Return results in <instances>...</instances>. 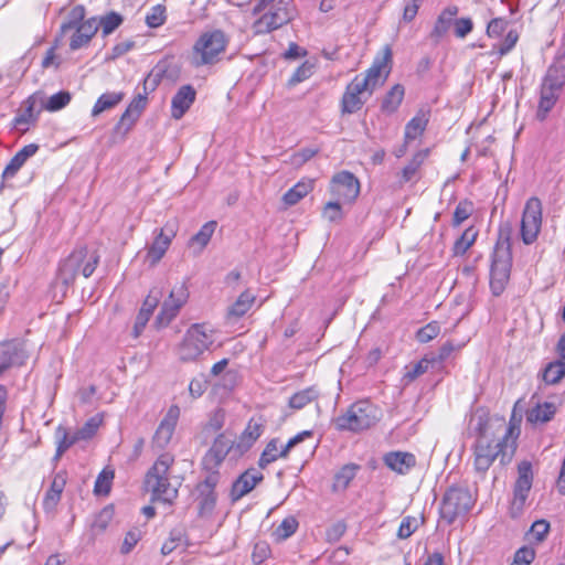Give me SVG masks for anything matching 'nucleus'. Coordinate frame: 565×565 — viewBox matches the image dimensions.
Instances as JSON below:
<instances>
[{
	"instance_id": "nucleus-1",
	"label": "nucleus",
	"mask_w": 565,
	"mask_h": 565,
	"mask_svg": "<svg viewBox=\"0 0 565 565\" xmlns=\"http://www.w3.org/2000/svg\"><path fill=\"white\" fill-rule=\"evenodd\" d=\"M392 51L388 46L383 49V55L375 57L372 66L355 76L347 86L341 100V110L344 114H353L362 108L374 89L382 85L390 74Z\"/></svg>"
},
{
	"instance_id": "nucleus-2",
	"label": "nucleus",
	"mask_w": 565,
	"mask_h": 565,
	"mask_svg": "<svg viewBox=\"0 0 565 565\" xmlns=\"http://www.w3.org/2000/svg\"><path fill=\"white\" fill-rule=\"evenodd\" d=\"M515 422L516 416L514 408L510 425L502 436L495 438H488L487 436L476 438L472 447L473 468L476 472L484 476L495 459H499L502 466L508 465L512 460L516 449L515 438L513 437L514 431L516 430V436L519 435V427L515 426ZM520 422L521 416L518 418V423Z\"/></svg>"
},
{
	"instance_id": "nucleus-3",
	"label": "nucleus",
	"mask_w": 565,
	"mask_h": 565,
	"mask_svg": "<svg viewBox=\"0 0 565 565\" xmlns=\"http://www.w3.org/2000/svg\"><path fill=\"white\" fill-rule=\"evenodd\" d=\"M215 342L214 329L205 322L191 324L175 347L178 360L183 363L199 362Z\"/></svg>"
},
{
	"instance_id": "nucleus-4",
	"label": "nucleus",
	"mask_w": 565,
	"mask_h": 565,
	"mask_svg": "<svg viewBox=\"0 0 565 565\" xmlns=\"http://www.w3.org/2000/svg\"><path fill=\"white\" fill-rule=\"evenodd\" d=\"M100 259L98 250L88 246H76L72 253L60 262L57 279L70 286L78 275L88 278L95 271Z\"/></svg>"
},
{
	"instance_id": "nucleus-5",
	"label": "nucleus",
	"mask_w": 565,
	"mask_h": 565,
	"mask_svg": "<svg viewBox=\"0 0 565 565\" xmlns=\"http://www.w3.org/2000/svg\"><path fill=\"white\" fill-rule=\"evenodd\" d=\"M174 457L168 452L162 454L148 470L145 486L151 493L152 501H161L171 504L178 497L177 487L170 482V468Z\"/></svg>"
},
{
	"instance_id": "nucleus-6",
	"label": "nucleus",
	"mask_w": 565,
	"mask_h": 565,
	"mask_svg": "<svg viewBox=\"0 0 565 565\" xmlns=\"http://www.w3.org/2000/svg\"><path fill=\"white\" fill-rule=\"evenodd\" d=\"M565 85V58L557 60L553 63L541 85L540 102L537 107L536 117L539 120H544L547 114L555 106L559 93Z\"/></svg>"
},
{
	"instance_id": "nucleus-7",
	"label": "nucleus",
	"mask_w": 565,
	"mask_h": 565,
	"mask_svg": "<svg viewBox=\"0 0 565 565\" xmlns=\"http://www.w3.org/2000/svg\"><path fill=\"white\" fill-rule=\"evenodd\" d=\"M512 266V254L510 249L509 236L503 239V233H500V239L497 243L490 268V288L494 296H500L510 279Z\"/></svg>"
},
{
	"instance_id": "nucleus-8",
	"label": "nucleus",
	"mask_w": 565,
	"mask_h": 565,
	"mask_svg": "<svg viewBox=\"0 0 565 565\" xmlns=\"http://www.w3.org/2000/svg\"><path fill=\"white\" fill-rule=\"evenodd\" d=\"M84 7L76 6L71 10L68 20L61 25L62 35L72 32L70 47L73 51L87 45L98 30V24L95 19L84 21Z\"/></svg>"
},
{
	"instance_id": "nucleus-9",
	"label": "nucleus",
	"mask_w": 565,
	"mask_h": 565,
	"mask_svg": "<svg viewBox=\"0 0 565 565\" xmlns=\"http://www.w3.org/2000/svg\"><path fill=\"white\" fill-rule=\"evenodd\" d=\"M380 409L369 401H359L350 406L345 414L337 418L342 430L360 431L375 425L380 419Z\"/></svg>"
},
{
	"instance_id": "nucleus-10",
	"label": "nucleus",
	"mask_w": 565,
	"mask_h": 565,
	"mask_svg": "<svg viewBox=\"0 0 565 565\" xmlns=\"http://www.w3.org/2000/svg\"><path fill=\"white\" fill-rule=\"evenodd\" d=\"M475 500L470 491L461 487H452L443 498L440 515L448 524L465 516L472 508Z\"/></svg>"
},
{
	"instance_id": "nucleus-11",
	"label": "nucleus",
	"mask_w": 565,
	"mask_h": 565,
	"mask_svg": "<svg viewBox=\"0 0 565 565\" xmlns=\"http://www.w3.org/2000/svg\"><path fill=\"white\" fill-rule=\"evenodd\" d=\"M228 39L222 30L206 31L200 35L193 46L196 65L214 63L227 46Z\"/></svg>"
},
{
	"instance_id": "nucleus-12",
	"label": "nucleus",
	"mask_w": 565,
	"mask_h": 565,
	"mask_svg": "<svg viewBox=\"0 0 565 565\" xmlns=\"http://www.w3.org/2000/svg\"><path fill=\"white\" fill-rule=\"evenodd\" d=\"M262 15L254 22V30L258 34L269 33L279 29L292 19V12L288 2H278V4L267 6L260 9Z\"/></svg>"
},
{
	"instance_id": "nucleus-13",
	"label": "nucleus",
	"mask_w": 565,
	"mask_h": 565,
	"mask_svg": "<svg viewBox=\"0 0 565 565\" xmlns=\"http://www.w3.org/2000/svg\"><path fill=\"white\" fill-rule=\"evenodd\" d=\"M542 202L540 199L530 198L524 206L521 220V238L525 245L533 244L542 227Z\"/></svg>"
},
{
	"instance_id": "nucleus-14",
	"label": "nucleus",
	"mask_w": 565,
	"mask_h": 565,
	"mask_svg": "<svg viewBox=\"0 0 565 565\" xmlns=\"http://www.w3.org/2000/svg\"><path fill=\"white\" fill-rule=\"evenodd\" d=\"M532 483V463L525 460L521 461L518 465V478L513 487V498L510 505V513L513 518L520 516L523 512Z\"/></svg>"
},
{
	"instance_id": "nucleus-15",
	"label": "nucleus",
	"mask_w": 565,
	"mask_h": 565,
	"mask_svg": "<svg viewBox=\"0 0 565 565\" xmlns=\"http://www.w3.org/2000/svg\"><path fill=\"white\" fill-rule=\"evenodd\" d=\"M189 299V290L184 282L175 285L162 302L160 312L156 318V324L159 328H166L179 315L181 308Z\"/></svg>"
},
{
	"instance_id": "nucleus-16",
	"label": "nucleus",
	"mask_w": 565,
	"mask_h": 565,
	"mask_svg": "<svg viewBox=\"0 0 565 565\" xmlns=\"http://www.w3.org/2000/svg\"><path fill=\"white\" fill-rule=\"evenodd\" d=\"M330 192L342 203H353L360 194V182L353 173L341 171L332 177Z\"/></svg>"
},
{
	"instance_id": "nucleus-17",
	"label": "nucleus",
	"mask_w": 565,
	"mask_h": 565,
	"mask_svg": "<svg viewBox=\"0 0 565 565\" xmlns=\"http://www.w3.org/2000/svg\"><path fill=\"white\" fill-rule=\"evenodd\" d=\"M234 447V441L231 436L223 433L220 434L212 447L203 457V467L205 470H214L217 469L218 466L224 461L225 457L230 452V450Z\"/></svg>"
},
{
	"instance_id": "nucleus-18",
	"label": "nucleus",
	"mask_w": 565,
	"mask_h": 565,
	"mask_svg": "<svg viewBox=\"0 0 565 565\" xmlns=\"http://www.w3.org/2000/svg\"><path fill=\"white\" fill-rule=\"evenodd\" d=\"M175 236V231L170 223H167L156 234L152 244L149 246L147 252V260L151 266L158 264L168 250L172 238Z\"/></svg>"
},
{
	"instance_id": "nucleus-19",
	"label": "nucleus",
	"mask_w": 565,
	"mask_h": 565,
	"mask_svg": "<svg viewBox=\"0 0 565 565\" xmlns=\"http://www.w3.org/2000/svg\"><path fill=\"white\" fill-rule=\"evenodd\" d=\"M26 358L22 342L13 340L0 343V374L9 367L22 365Z\"/></svg>"
},
{
	"instance_id": "nucleus-20",
	"label": "nucleus",
	"mask_w": 565,
	"mask_h": 565,
	"mask_svg": "<svg viewBox=\"0 0 565 565\" xmlns=\"http://www.w3.org/2000/svg\"><path fill=\"white\" fill-rule=\"evenodd\" d=\"M470 430L476 435V438L487 436L488 438H495L502 436L505 431L503 423L498 425L492 424L484 412H476L469 423Z\"/></svg>"
},
{
	"instance_id": "nucleus-21",
	"label": "nucleus",
	"mask_w": 565,
	"mask_h": 565,
	"mask_svg": "<svg viewBox=\"0 0 565 565\" xmlns=\"http://www.w3.org/2000/svg\"><path fill=\"white\" fill-rule=\"evenodd\" d=\"M263 475L252 468L243 472L233 483L230 497L233 502L248 494L263 480Z\"/></svg>"
},
{
	"instance_id": "nucleus-22",
	"label": "nucleus",
	"mask_w": 565,
	"mask_h": 565,
	"mask_svg": "<svg viewBox=\"0 0 565 565\" xmlns=\"http://www.w3.org/2000/svg\"><path fill=\"white\" fill-rule=\"evenodd\" d=\"M178 414V408H171L161 420L152 438V446L154 448L161 450L169 445L177 426Z\"/></svg>"
},
{
	"instance_id": "nucleus-23",
	"label": "nucleus",
	"mask_w": 565,
	"mask_h": 565,
	"mask_svg": "<svg viewBox=\"0 0 565 565\" xmlns=\"http://www.w3.org/2000/svg\"><path fill=\"white\" fill-rule=\"evenodd\" d=\"M162 297V291L158 288H153L150 290L149 295L145 299L135 321L134 326V337L138 338L147 326L150 317L153 313V310L157 308L160 299Z\"/></svg>"
},
{
	"instance_id": "nucleus-24",
	"label": "nucleus",
	"mask_w": 565,
	"mask_h": 565,
	"mask_svg": "<svg viewBox=\"0 0 565 565\" xmlns=\"http://www.w3.org/2000/svg\"><path fill=\"white\" fill-rule=\"evenodd\" d=\"M195 90L191 85L181 86L171 102V116L180 119L195 100Z\"/></svg>"
},
{
	"instance_id": "nucleus-25",
	"label": "nucleus",
	"mask_w": 565,
	"mask_h": 565,
	"mask_svg": "<svg viewBox=\"0 0 565 565\" xmlns=\"http://www.w3.org/2000/svg\"><path fill=\"white\" fill-rule=\"evenodd\" d=\"M263 430V423L252 418L235 444L236 451L242 455L249 450L255 441L262 436Z\"/></svg>"
},
{
	"instance_id": "nucleus-26",
	"label": "nucleus",
	"mask_w": 565,
	"mask_h": 565,
	"mask_svg": "<svg viewBox=\"0 0 565 565\" xmlns=\"http://www.w3.org/2000/svg\"><path fill=\"white\" fill-rule=\"evenodd\" d=\"M385 465L397 473H407L415 465L416 458L411 452L392 451L383 458Z\"/></svg>"
},
{
	"instance_id": "nucleus-27",
	"label": "nucleus",
	"mask_w": 565,
	"mask_h": 565,
	"mask_svg": "<svg viewBox=\"0 0 565 565\" xmlns=\"http://www.w3.org/2000/svg\"><path fill=\"white\" fill-rule=\"evenodd\" d=\"M39 150V146L35 143H29L20 149L10 160L2 172L3 179L13 178L18 171L23 167L26 160L33 157Z\"/></svg>"
},
{
	"instance_id": "nucleus-28",
	"label": "nucleus",
	"mask_w": 565,
	"mask_h": 565,
	"mask_svg": "<svg viewBox=\"0 0 565 565\" xmlns=\"http://www.w3.org/2000/svg\"><path fill=\"white\" fill-rule=\"evenodd\" d=\"M429 121V111L420 109L405 126V142L408 143L412 140L420 137Z\"/></svg>"
},
{
	"instance_id": "nucleus-29",
	"label": "nucleus",
	"mask_w": 565,
	"mask_h": 565,
	"mask_svg": "<svg viewBox=\"0 0 565 565\" xmlns=\"http://www.w3.org/2000/svg\"><path fill=\"white\" fill-rule=\"evenodd\" d=\"M66 480L63 475L57 473L52 483L50 489L46 491L44 499H43V509L45 512H52L55 510L57 503L61 500L62 492L64 490Z\"/></svg>"
},
{
	"instance_id": "nucleus-30",
	"label": "nucleus",
	"mask_w": 565,
	"mask_h": 565,
	"mask_svg": "<svg viewBox=\"0 0 565 565\" xmlns=\"http://www.w3.org/2000/svg\"><path fill=\"white\" fill-rule=\"evenodd\" d=\"M255 302V295L249 290L243 291L238 298L227 309V319L237 320L242 318L252 308Z\"/></svg>"
},
{
	"instance_id": "nucleus-31",
	"label": "nucleus",
	"mask_w": 565,
	"mask_h": 565,
	"mask_svg": "<svg viewBox=\"0 0 565 565\" xmlns=\"http://www.w3.org/2000/svg\"><path fill=\"white\" fill-rule=\"evenodd\" d=\"M313 189L312 179H302L289 189L282 196V201L286 205L291 206L297 204Z\"/></svg>"
},
{
	"instance_id": "nucleus-32",
	"label": "nucleus",
	"mask_w": 565,
	"mask_h": 565,
	"mask_svg": "<svg viewBox=\"0 0 565 565\" xmlns=\"http://www.w3.org/2000/svg\"><path fill=\"white\" fill-rule=\"evenodd\" d=\"M405 89L402 85H394L383 97L381 109L385 114L395 113L403 102Z\"/></svg>"
},
{
	"instance_id": "nucleus-33",
	"label": "nucleus",
	"mask_w": 565,
	"mask_h": 565,
	"mask_svg": "<svg viewBox=\"0 0 565 565\" xmlns=\"http://www.w3.org/2000/svg\"><path fill=\"white\" fill-rule=\"evenodd\" d=\"M427 156L428 150H420L413 156L412 160L403 168L401 172V184L411 182L416 179L418 170Z\"/></svg>"
},
{
	"instance_id": "nucleus-34",
	"label": "nucleus",
	"mask_w": 565,
	"mask_h": 565,
	"mask_svg": "<svg viewBox=\"0 0 565 565\" xmlns=\"http://www.w3.org/2000/svg\"><path fill=\"white\" fill-rule=\"evenodd\" d=\"M122 98L124 94L117 92H110L100 95L92 109V116L97 117L102 113L116 107L122 100Z\"/></svg>"
},
{
	"instance_id": "nucleus-35",
	"label": "nucleus",
	"mask_w": 565,
	"mask_h": 565,
	"mask_svg": "<svg viewBox=\"0 0 565 565\" xmlns=\"http://www.w3.org/2000/svg\"><path fill=\"white\" fill-rule=\"evenodd\" d=\"M458 13V8L457 7H448L446 8L438 17L436 23H435V26L433 29V32H431V35L434 38H441L443 35H445L447 33V31L449 30L452 21H454V17L457 15Z\"/></svg>"
},
{
	"instance_id": "nucleus-36",
	"label": "nucleus",
	"mask_w": 565,
	"mask_h": 565,
	"mask_svg": "<svg viewBox=\"0 0 565 565\" xmlns=\"http://www.w3.org/2000/svg\"><path fill=\"white\" fill-rule=\"evenodd\" d=\"M319 395H320V393L316 386L307 387L305 390H301V391L295 393L289 398V406L294 409H302L308 404L318 399Z\"/></svg>"
},
{
	"instance_id": "nucleus-37",
	"label": "nucleus",
	"mask_w": 565,
	"mask_h": 565,
	"mask_svg": "<svg viewBox=\"0 0 565 565\" xmlns=\"http://www.w3.org/2000/svg\"><path fill=\"white\" fill-rule=\"evenodd\" d=\"M434 365H435L434 360H431L429 358V355H426L417 363L405 367L403 381L406 384H408V383L415 381L420 375L425 374L428 371V369Z\"/></svg>"
},
{
	"instance_id": "nucleus-38",
	"label": "nucleus",
	"mask_w": 565,
	"mask_h": 565,
	"mask_svg": "<svg viewBox=\"0 0 565 565\" xmlns=\"http://www.w3.org/2000/svg\"><path fill=\"white\" fill-rule=\"evenodd\" d=\"M565 376V361L556 360L548 363L543 371V380L547 384H556Z\"/></svg>"
},
{
	"instance_id": "nucleus-39",
	"label": "nucleus",
	"mask_w": 565,
	"mask_h": 565,
	"mask_svg": "<svg viewBox=\"0 0 565 565\" xmlns=\"http://www.w3.org/2000/svg\"><path fill=\"white\" fill-rule=\"evenodd\" d=\"M555 414V407L551 403L537 405L529 411L527 420L531 423H546L552 419Z\"/></svg>"
},
{
	"instance_id": "nucleus-40",
	"label": "nucleus",
	"mask_w": 565,
	"mask_h": 565,
	"mask_svg": "<svg viewBox=\"0 0 565 565\" xmlns=\"http://www.w3.org/2000/svg\"><path fill=\"white\" fill-rule=\"evenodd\" d=\"M359 466L356 465H345L340 471L334 476L333 488L334 490H344L348 488L350 482L354 479Z\"/></svg>"
},
{
	"instance_id": "nucleus-41",
	"label": "nucleus",
	"mask_w": 565,
	"mask_h": 565,
	"mask_svg": "<svg viewBox=\"0 0 565 565\" xmlns=\"http://www.w3.org/2000/svg\"><path fill=\"white\" fill-rule=\"evenodd\" d=\"M34 105H35V100L33 97H30L26 102H25V108L24 110L17 115L14 117V120H13V124H14V127L17 129H20L22 131H25L29 127V125L33 121H35V116H34Z\"/></svg>"
},
{
	"instance_id": "nucleus-42",
	"label": "nucleus",
	"mask_w": 565,
	"mask_h": 565,
	"mask_svg": "<svg viewBox=\"0 0 565 565\" xmlns=\"http://www.w3.org/2000/svg\"><path fill=\"white\" fill-rule=\"evenodd\" d=\"M216 228V222L211 221L206 222L200 231L191 238V246H198L199 252H201L210 242L214 231Z\"/></svg>"
},
{
	"instance_id": "nucleus-43",
	"label": "nucleus",
	"mask_w": 565,
	"mask_h": 565,
	"mask_svg": "<svg viewBox=\"0 0 565 565\" xmlns=\"http://www.w3.org/2000/svg\"><path fill=\"white\" fill-rule=\"evenodd\" d=\"M478 232L473 227L467 228L459 238L456 239L452 250L459 256L463 255L476 242Z\"/></svg>"
},
{
	"instance_id": "nucleus-44",
	"label": "nucleus",
	"mask_w": 565,
	"mask_h": 565,
	"mask_svg": "<svg viewBox=\"0 0 565 565\" xmlns=\"http://www.w3.org/2000/svg\"><path fill=\"white\" fill-rule=\"evenodd\" d=\"M56 439H57V448L55 458H60L72 445H74L77 440H81L77 433L74 435H70L67 430L63 427H58L56 429Z\"/></svg>"
},
{
	"instance_id": "nucleus-45",
	"label": "nucleus",
	"mask_w": 565,
	"mask_h": 565,
	"mask_svg": "<svg viewBox=\"0 0 565 565\" xmlns=\"http://www.w3.org/2000/svg\"><path fill=\"white\" fill-rule=\"evenodd\" d=\"M71 94L66 90L53 94L44 104V108L49 111H57L66 107L71 102Z\"/></svg>"
},
{
	"instance_id": "nucleus-46",
	"label": "nucleus",
	"mask_w": 565,
	"mask_h": 565,
	"mask_svg": "<svg viewBox=\"0 0 565 565\" xmlns=\"http://www.w3.org/2000/svg\"><path fill=\"white\" fill-rule=\"evenodd\" d=\"M298 529V521L294 516L285 518L281 523L277 526L274 534L278 540H287Z\"/></svg>"
},
{
	"instance_id": "nucleus-47",
	"label": "nucleus",
	"mask_w": 565,
	"mask_h": 565,
	"mask_svg": "<svg viewBox=\"0 0 565 565\" xmlns=\"http://www.w3.org/2000/svg\"><path fill=\"white\" fill-rule=\"evenodd\" d=\"M103 423V415L96 414L92 416L87 422L84 424L82 428H79L76 433L78 434L81 439H89L93 437L98 428L100 427Z\"/></svg>"
},
{
	"instance_id": "nucleus-48",
	"label": "nucleus",
	"mask_w": 565,
	"mask_h": 565,
	"mask_svg": "<svg viewBox=\"0 0 565 565\" xmlns=\"http://www.w3.org/2000/svg\"><path fill=\"white\" fill-rule=\"evenodd\" d=\"M198 500H199V508L200 513L205 514L213 511L215 504H216V493L215 491H203L202 489H198Z\"/></svg>"
},
{
	"instance_id": "nucleus-49",
	"label": "nucleus",
	"mask_w": 565,
	"mask_h": 565,
	"mask_svg": "<svg viewBox=\"0 0 565 565\" xmlns=\"http://www.w3.org/2000/svg\"><path fill=\"white\" fill-rule=\"evenodd\" d=\"M280 457L279 449L277 446V440H270L265 447L264 451L260 455L258 465L260 468L267 467L269 463L274 462Z\"/></svg>"
},
{
	"instance_id": "nucleus-50",
	"label": "nucleus",
	"mask_w": 565,
	"mask_h": 565,
	"mask_svg": "<svg viewBox=\"0 0 565 565\" xmlns=\"http://www.w3.org/2000/svg\"><path fill=\"white\" fill-rule=\"evenodd\" d=\"M440 333V326L438 322L433 321L420 328L416 333V339L420 343H427Z\"/></svg>"
},
{
	"instance_id": "nucleus-51",
	"label": "nucleus",
	"mask_w": 565,
	"mask_h": 565,
	"mask_svg": "<svg viewBox=\"0 0 565 565\" xmlns=\"http://www.w3.org/2000/svg\"><path fill=\"white\" fill-rule=\"evenodd\" d=\"M518 40V32L510 30L501 43L493 45V52L498 53L499 56H503L515 46Z\"/></svg>"
},
{
	"instance_id": "nucleus-52",
	"label": "nucleus",
	"mask_w": 565,
	"mask_h": 565,
	"mask_svg": "<svg viewBox=\"0 0 565 565\" xmlns=\"http://www.w3.org/2000/svg\"><path fill=\"white\" fill-rule=\"evenodd\" d=\"M142 533L138 527H134L129 530L124 537L122 544L120 546V553L126 555L129 554L137 543L141 540Z\"/></svg>"
},
{
	"instance_id": "nucleus-53",
	"label": "nucleus",
	"mask_w": 565,
	"mask_h": 565,
	"mask_svg": "<svg viewBox=\"0 0 565 565\" xmlns=\"http://www.w3.org/2000/svg\"><path fill=\"white\" fill-rule=\"evenodd\" d=\"M315 64L306 61L302 63L289 78V86H295L306 79H308L313 74Z\"/></svg>"
},
{
	"instance_id": "nucleus-54",
	"label": "nucleus",
	"mask_w": 565,
	"mask_h": 565,
	"mask_svg": "<svg viewBox=\"0 0 565 565\" xmlns=\"http://www.w3.org/2000/svg\"><path fill=\"white\" fill-rule=\"evenodd\" d=\"M341 201H330L322 210V216L329 222H339L343 218V212L341 209Z\"/></svg>"
},
{
	"instance_id": "nucleus-55",
	"label": "nucleus",
	"mask_w": 565,
	"mask_h": 565,
	"mask_svg": "<svg viewBox=\"0 0 565 565\" xmlns=\"http://www.w3.org/2000/svg\"><path fill=\"white\" fill-rule=\"evenodd\" d=\"M508 24L504 18H493L488 22L486 33L489 38L498 39L505 32Z\"/></svg>"
},
{
	"instance_id": "nucleus-56",
	"label": "nucleus",
	"mask_w": 565,
	"mask_h": 565,
	"mask_svg": "<svg viewBox=\"0 0 565 565\" xmlns=\"http://www.w3.org/2000/svg\"><path fill=\"white\" fill-rule=\"evenodd\" d=\"M113 478V471L103 470L95 481L94 492L96 494H108Z\"/></svg>"
},
{
	"instance_id": "nucleus-57",
	"label": "nucleus",
	"mask_w": 565,
	"mask_h": 565,
	"mask_svg": "<svg viewBox=\"0 0 565 565\" xmlns=\"http://www.w3.org/2000/svg\"><path fill=\"white\" fill-rule=\"evenodd\" d=\"M122 22V18L120 14L116 12H110L104 18H102L99 24L102 26V31L104 35H109L113 33Z\"/></svg>"
},
{
	"instance_id": "nucleus-58",
	"label": "nucleus",
	"mask_w": 565,
	"mask_h": 565,
	"mask_svg": "<svg viewBox=\"0 0 565 565\" xmlns=\"http://www.w3.org/2000/svg\"><path fill=\"white\" fill-rule=\"evenodd\" d=\"M164 8L160 4L151 8L150 12L146 15V23L150 28H158L166 21Z\"/></svg>"
},
{
	"instance_id": "nucleus-59",
	"label": "nucleus",
	"mask_w": 565,
	"mask_h": 565,
	"mask_svg": "<svg viewBox=\"0 0 565 565\" xmlns=\"http://www.w3.org/2000/svg\"><path fill=\"white\" fill-rule=\"evenodd\" d=\"M418 527V520L414 516H405L398 527L397 536L402 540L408 539Z\"/></svg>"
},
{
	"instance_id": "nucleus-60",
	"label": "nucleus",
	"mask_w": 565,
	"mask_h": 565,
	"mask_svg": "<svg viewBox=\"0 0 565 565\" xmlns=\"http://www.w3.org/2000/svg\"><path fill=\"white\" fill-rule=\"evenodd\" d=\"M472 212V204L468 201H461L455 209L452 223L455 226L460 225L465 222Z\"/></svg>"
},
{
	"instance_id": "nucleus-61",
	"label": "nucleus",
	"mask_w": 565,
	"mask_h": 565,
	"mask_svg": "<svg viewBox=\"0 0 565 565\" xmlns=\"http://www.w3.org/2000/svg\"><path fill=\"white\" fill-rule=\"evenodd\" d=\"M535 557V551L532 547L523 546L519 548L511 565H530Z\"/></svg>"
},
{
	"instance_id": "nucleus-62",
	"label": "nucleus",
	"mask_w": 565,
	"mask_h": 565,
	"mask_svg": "<svg viewBox=\"0 0 565 565\" xmlns=\"http://www.w3.org/2000/svg\"><path fill=\"white\" fill-rule=\"evenodd\" d=\"M550 531V523L546 520L535 521L531 529L530 535L537 542H542Z\"/></svg>"
},
{
	"instance_id": "nucleus-63",
	"label": "nucleus",
	"mask_w": 565,
	"mask_h": 565,
	"mask_svg": "<svg viewBox=\"0 0 565 565\" xmlns=\"http://www.w3.org/2000/svg\"><path fill=\"white\" fill-rule=\"evenodd\" d=\"M139 117H136L131 110L126 109L125 113L121 115L117 126L116 131L127 134L131 127L135 125Z\"/></svg>"
},
{
	"instance_id": "nucleus-64",
	"label": "nucleus",
	"mask_w": 565,
	"mask_h": 565,
	"mask_svg": "<svg viewBox=\"0 0 565 565\" xmlns=\"http://www.w3.org/2000/svg\"><path fill=\"white\" fill-rule=\"evenodd\" d=\"M455 34L457 38H466L473 29V23L470 18H460L454 21Z\"/></svg>"
}]
</instances>
